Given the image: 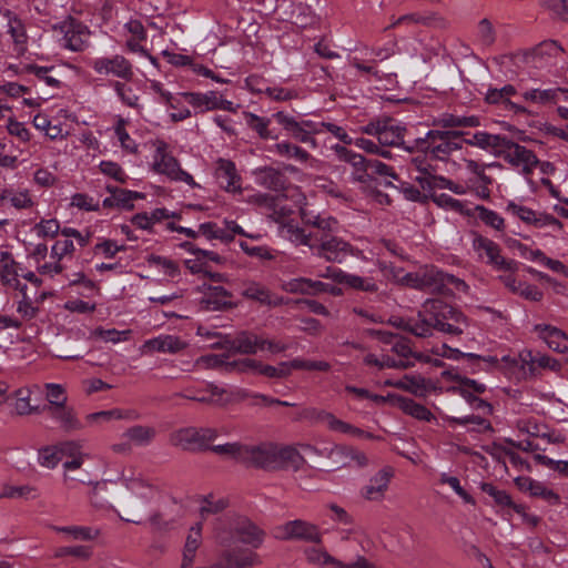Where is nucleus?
Listing matches in <instances>:
<instances>
[{"label": "nucleus", "mask_w": 568, "mask_h": 568, "mask_svg": "<svg viewBox=\"0 0 568 568\" xmlns=\"http://www.w3.org/2000/svg\"><path fill=\"white\" fill-rule=\"evenodd\" d=\"M467 326L466 316L439 298L427 300L418 312V321H408L403 326L404 331L417 336L429 337L434 331L460 335Z\"/></svg>", "instance_id": "nucleus-1"}, {"label": "nucleus", "mask_w": 568, "mask_h": 568, "mask_svg": "<svg viewBox=\"0 0 568 568\" xmlns=\"http://www.w3.org/2000/svg\"><path fill=\"white\" fill-rule=\"evenodd\" d=\"M463 134L464 132L458 130H429L425 136L409 141L406 151L424 153L429 155L430 160L446 161L454 151L462 149V144L456 140Z\"/></svg>", "instance_id": "nucleus-2"}, {"label": "nucleus", "mask_w": 568, "mask_h": 568, "mask_svg": "<svg viewBox=\"0 0 568 568\" xmlns=\"http://www.w3.org/2000/svg\"><path fill=\"white\" fill-rule=\"evenodd\" d=\"M225 521L230 531L222 527L216 528V538L222 546H231L233 537L252 548H260L264 542L266 532L248 517L235 513L227 514Z\"/></svg>", "instance_id": "nucleus-3"}, {"label": "nucleus", "mask_w": 568, "mask_h": 568, "mask_svg": "<svg viewBox=\"0 0 568 568\" xmlns=\"http://www.w3.org/2000/svg\"><path fill=\"white\" fill-rule=\"evenodd\" d=\"M359 132L375 135L382 146H402L406 150L408 144L404 139L407 132L406 126L388 115L372 119L366 125L359 128Z\"/></svg>", "instance_id": "nucleus-4"}, {"label": "nucleus", "mask_w": 568, "mask_h": 568, "mask_svg": "<svg viewBox=\"0 0 568 568\" xmlns=\"http://www.w3.org/2000/svg\"><path fill=\"white\" fill-rule=\"evenodd\" d=\"M273 536L281 541H301L316 545L323 541L320 527L304 519H293L276 526Z\"/></svg>", "instance_id": "nucleus-5"}, {"label": "nucleus", "mask_w": 568, "mask_h": 568, "mask_svg": "<svg viewBox=\"0 0 568 568\" xmlns=\"http://www.w3.org/2000/svg\"><path fill=\"white\" fill-rule=\"evenodd\" d=\"M83 464V456L65 460L62 483L69 490L77 489L80 485L92 486V494L95 496L99 489L105 487V481H94L92 473Z\"/></svg>", "instance_id": "nucleus-6"}, {"label": "nucleus", "mask_w": 568, "mask_h": 568, "mask_svg": "<svg viewBox=\"0 0 568 568\" xmlns=\"http://www.w3.org/2000/svg\"><path fill=\"white\" fill-rule=\"evenodd\" d=\"M128 487L135 493L139 498H134L125 506L123 509L124 516H121V518L128 523L141 525L149 501L153 497V488L140 479L131 480Z\"/></svg>", "instance_id": "nucleus-7"}, {"label": "nucleus", "mask_w": 568, "mask_h": 568, "mask_svg": "<svg viewBox=\"0 0 568 568\" xmlns=\"http://www.w3.org/2000/svg\"><path fill=\"white\" fill-rule=\"evenodd\" d=\"M422 291L430 293L447 294L449 284L454 285L457 291L466 292L468 290V285L463 280L444 273L433 265L422 267Z\"/></svg>", "instance_id": "nucleus-8"}, {"label": "nucleus", "mask_w": 568, "mask_h": 568, "mask_svg": "<svg viewBox=\"0 0 568 568\" xmlns=\"http://www.w3.org/2000/svg\"><path fill=\"white\" fill-rule=\"evenodd\" d=\"M189 390L190 389H184L181 393H175L173 396L217 407H225L230 404L242 402L248 397V394L244 390L230 392L212 383L207 384L206 389L211 394L210 396L191 395L189 394Z\"/></svg>", "instance_id": "nucleus-9"}, {"label": "nucleus", "mask_w": 568, "mask_h": 568, "mask_svg": "<svg viewBox=\"0 0 568 568\" xmlns=\"http://www.w3.org/2000/svg\"><path fill=\"white\" fill-rule=\"evenodd\" d=\"M165 143L156 149L155 161L153 163V170L160 174H164L171 180L182 181L189 184L191 187H196L197 183L193 176L181 169L179 161L171 154L165 152Z\"/></svg>", "instance_id": "nucleus-10"}, {"label": "nucleus", "mask_w": 568, "mask_h": 568, "mask_svg": "<svg viewBox=\"0 0 568 568\" xmlns=\"http://www.w3.org/2000/svg\"><path fill=\"white\" fill-rule=\"evenodd\" d=\"M197 290L204 294L200 300L202 311H226L236 306L232 302L233 294L223 286L203 284Z\"/></svg>", "instance_id": "nucleus-11"}, {"label": "nucleus", "mask_w": 568, "mask_h": 568, "mask_svg": "<svg viewBox=\"0 0 568 568\" xmlns=\"http://www.w3.org/2000/svg\"><path fill=\"white\" fill-rule=\"evenodd\" d=\"M473 247L481 256V252L486 254L487 263L493 265L498 271L514 272L517 270V262L514 260H506L500 255V248L494 241L476 235L473 241Z\"/></svg>", "instance_id": "nucleus-12"}, {"label": "nucleus", "mask_w": 568, "mask_h": 568, "mask_svg": "<svg viewBox=\"0 0 568 568\" xmlns=\"http://www.w3.org/2000/svg\"><path fill=\"white\" fill-rule=\"evenodd\" d=\"M504 159L514 166H521L523 173L529 175L534 169L539 164V160L536 154L511 140L507 139V143L503 146Z\"/></svg>", "instance_id": "nucleus-13"}, {"label": "nucleus", "mask_w": 568, "mask_h": 568, "mask_svg": "<svg viewBox=\"0 0 568 568\" xmlns=\"http://www.w3.org/2000/svg\"><path fill=\"white\" fill-rule=\"evenodd\" d=\"M93 70L101 75H114L130 81L133 78V68L123 55L103 57L92 62Z\"/></svg>", "instance_id": "nucleus-14"}, {"label": "nucleus", "mask_w": 568, "mask_h": 568, "mask_svg": "<svg viewBox=\"0 0 568 568\" xmlns=\"http://www.w3.org/2000/svg\"><path fill=\"white\" fill-rule=\"evenodd\" d=\"M275 457V444L262 443L258 445H246L244 450V462L246 466L273 470Z\"/></svg>", "instance_id": "nucleus-15"}, {"label": "nucleus", "mask_w": 568, "mask_h": 568, "mask_svg": "<svg viewBox=\"0 0 568 568\" xmlns=\"http://www.w3.org/2000/svg\"><path fill=\"white\" fill-rule=\"evenodd\" d=\"M63 33V45L72 51H82L87 48L90 38L89 29L81 22L70 18L60 26Z\"/></svg>", "instance_id": "nucleus-16"}, {"label": "nucleus", "mask_w": 568, "mask_h": 568, "mask_svg": "<svg viewBox=\"0 0 568 568\" xmlns=\"http://www.w3.org/2000/svg\"><path fill=\"white\" fill-rule=\"evenodd\" d=\"M394 474L395 471L393 467L385 466L369 479L367 485L362 488L361 495L369 501L383 500Z\"/></svg>", "instance_id": "nucleus-17"}, {"label": "nucleus", "mask_w": 568, "mask_h": 568, "mask_svg": "<svg viewBox=\"0 0 568 568\" xmlns=\"http://www.w3.org/2000/svg\"><path fill=\"white\" fill-rule=\"evenodd\" d=\"M328 459L334 468L348 467L352 464H355L357 467L368 465V458L365 453L344 445L334 446L328 453Z\"/></svg>", "instance_id": "nucleus-18"}, {"label": "nucleus", "mask_w": 568, "mask_h": 568, "mask_svg": "<svg viewBox=\"0 0 568 568\" xmlns=\"http://www.w3.org/2000/svg\"><path fill=\"white\" fill-rule=\"evenodd\" d=\"M323 243L316 245L314 254L324 257L328 262L341 263L346 256L352 253V246L347 242L332 236L329 239H322Z\"/></svg>", "instance_id": "nucleus-19"}, {"label": "nucleus", "mask_w": 568, "mask_h": 568, "mask_svg": "<svg viewBox=\"0 0 568 568\" xmlns=\"http://www.w3.org/2000/svg\"><path fill=\"white\" fill-rule=\"evenodd\" d=\"M507 210L511 211L523 222L531 224L536 227L554 225L558 229H562V223L550 214L539 213L529 207L518 205L514 202H509Z\"/></svg>", "instance_id": "nucleus-20"}, {"label": "nucleus", "mask_w": 568, "mask_h": 568, "mask_svg": "<svg viewBox=\"0 0 568 568\" xmlns=\"http://www.w3.org/2000/svg\"><path fill=\"white\" fill-rule=\"evenodd\" d=\"M333 150L339 160L349 163L354 168L353 175L355 181L366 183L371 180L368 169L369 160H366L363 155L354 153L352 150L339 144H336Z\"/></svg>", "instance_id": "nucleus-21"}, {"label": "nucleus", "mask_w": 568, "mask_h": 568, "mask_svg": "<svg viewBox=\"0 0 568 568\" xmlns=\"http://www.w3.org/2000/svg\"><path fill=\"white\" fill-rule=\"evenodd\" d=\"M41 413H45L51 418L59 422L60 427L67 432L80 430L83 426L80 419L77 416V413L73 407L62 405V406H43L41 408Z\"/></svg>", "instance_id": "nucleus-22"}, {"label": "nucleus", "mask_w": 568, "mask_h": 568, "mask_svg": "<svg viewBox=\"0 0 568 568\" xmlns=\"http://www.w3.org/2000/svg\"><path fill=\"white\" fill-rule=\"evenodd\" d=\"M287 290L291 293L300 294L329 293L331 295L334 296L342 295V290L337 286L323 283L321 281H312L305 277L294 278L291 282H288Z\"/></svg>", "instance_id": "nucleus-23"}, {"label": "nucleus", "mask_w": 568, "mask_h": 568, "mask_svg": "<svg viewBox=\"0 0 568 568\" xmlns=\"http://www.w3.org/2000/svg\"><path fill=\"white\" fill-rule=\"evenodd\" d=\"M565 52L564 48L555 40H546L538 43L535 48L524 53L526 63L548 62L550 59H556Z\"/></svg>", "instance_id": "nucleus-24"}, {"label": "nucleus", "mask_w": 568, "mask_h": 568, "mask_svg": "<svg viewBox=\"0 0 568 568\" xmlns=\"http://www.w3.org/2000/svg\"><path fill=\"white\" fill-rule=\"evenodd\" d=\"M215 176L221 187L227 192L241 190V178L236 173L235 164L225 159H219L216 162Z\"/></svg>", "instance_id": "nucleus-25"}, {"label": "nucleus", "mask_w": 568, "mask_h": 568, "mask_svg": "<svg viewBox=\"0 0 568 568\" xmlns=\"http://www.w3.org/2000/svg\"><path fill=\"white\" fill-rule=\"evenodd\" d=\"M254 174L256 175L257 182L266 189L281 192L287 187L288 179L280 169L264 166L257 169Z\"/></svg>", "instance_id": "nucleus-26"}, {"label": "nucleus", "mask_w": 568, "mask_h": 568, "mask_svg": "<svg viewBox=\"0 0 568 568\" xmlns=\"http://www.w3.org/2000/svg\"><path fill=\"white\" fill-rule=\"evenodd\" d=\"M304 457L300 454V452L292 446H278L275 444V457H274V468L273 470L278 469H288L293 468L297 470L304 464Z\"/></svg>", "instance_id": "nucleus-27"}, {"label": "nucleus", "mask_w": 568, "mask_h": 568, "mask_svg": "<svg viewBox=\"0 0 568 568\" xmlns=\"http://www.w3.org/2000/svg\"><path fill=\"white\" fill-rule=\"evenodd\" d=\"M465 143L484 150H490L496 154H501V152H504L503 146L507 143V138L487 132H476L471 139H466Z\"/></svg>", "instance_id": "nucleus-28"}, {"label": "nucleus", "mask_w": 568, "mask_h": 568, "mask_svg": "<svg viewBox=\"0 0 568 568\" xmlns=\"http://www.w3.org/2000/svg\"><path fill=\"white\" fill-rule=\"evenodd\" d=\"M536 329L539 331L540 337L547 343L549 348L558 353L568 352V336L565 332L550 325H538Z\"/></svg>", "instance_id": "nucleus-29"}, {"label": "nucleus", "mask_w": 568, "mask_h": 568, "mask_svg": "<svg viewBox=\"0 0 568 568\" xmlns=\"http://www.w3.org/2000/svg\"><path fill=\"white\" fill-rule=\"evenodd\" d=\"M202 544V524L197 523L191 527L190 532L186 537L184 549H183V558L181 565L183 568L186 566H192L194 562L195 554L199 547Z\"/></svg>", "instance_id": "nucleus-30"}, {"label": "nucleus", "mask_w": 568, "mask_h": 568, "mask_svg": "<svg viewBox=\"0 0 568 568\" xmlns=\"http://www.w3.org/2000/svg\"><path fill=\"white\" fill-rule=\"evenodd\" d=\"M171 445L183 450H200L197 440V427H184L170 436Z\"/></svg>", "instance_id": "nucleus-31"}, {"label": "nucleus", "mask_w": 568, "mask_h": 568, "mask_svg": "<svg viewBox=\"0 0 568 568\" xmlns=\"http://www.w3.org/2000/svg\"><path fill=\"white\" fill-rule=\"evenodd\" d=\"M415 180L424 191L433 192L436 189H449L455 193H463L462 186L454 184L444 176L436 175L435 171H430L427 175H417Z\"/></svg>", "instance_id": "nucleus-32"}, {"label": "nucleus", "mask_w": 568, "mask_h": 568, "mask_svg": "<svg viewBox=\"0 0 568 568\" xmlns=\"http://www.w3.org/2000/svg\"><path fill=\"white\" fill-rule=\"evenodd\" d=\"M254 564V555H239L232 550H225L210 568H245Z\"/></svg>", "instance_id": "nucleus-33"}, {"label": "nucleus", "mask_w": 568, "mask_h": 568, "mask_svg": "<svg viewBox=\"0 0 568 568\" xmlns=\"http://www.w3.org/2000/svg\"><path fill=\"white\" fill-rule=\"evenodd\" d=\"M144 347L152 352L176 353L185 347V343L176 336L164 335L146 341Z\"/></svg>", "instance_id": "nucleus-34"}, {"label": "nucleus", "mask_w": 568, "mask_h": 568, "mask_svg": "<svg viewBox=\"0 0 568 568\" xmlns=\"http://www.w3.org/2000/svg\"><path fill=\"white\" fill-rule=\"evenodd\" d=\"M520 359L523 364H527L529 366V371L532 373L535 371V366L537 365L540 368H548L552 372H559L561 368V364L556 358H552L547 355H535L531 351H524L520 353Z\"/></svg>", "instance_id": "nucleus-35"}, {"label": "nucleus", "mask_w": 568, "mask_h": 568, "mask_svg": "<svg viewBox=\"0 0 568 568\" xmlns=\"http://www.w3.org/2000/svg\"><path fill=\"white\" fill-rule=\"evenodd\" d=\"M261 343L262 342L260 341V335L248 331L239 332L235 334V354H256Z\"/></svg>", "instance_id": "nucleus-36"}, {"label": "nucleus", "mask_w": 568, "mask_h": 568, "mask_svg": "<svg viewBox=\"0 0 568 568\" xmlns=\"http://www.w3.org/2000/svg\"><path fill=\"white\" fill-rule=\"evenodd\" d=\"M396 400H397L400 409L405 414L410 415L412 417H414L416 419L430 422L433 418H435L433 413L427 407H425L422 404L416 403L412 398L396 396Z\"/></svg>", "instance_id": "nucleus-37"}, {"label": "nucleus", "mask_w": 568, "mask_h": 568, "mask_svg": "<svg viewBox=\"0 0 568 568\" xmlns=\"http://www.w3.org/2000/svg\"><path fill=\"white\" fill-rule=\"evenodd\" d=\"M429 387V382L420 375H405L396 381L395 388L409 392L414 395H424Z\"/></svg>", "instance_id": "nucleus-38"}, {"label": "nucleus", "mask_w": 568, "mask_h": 568, "mask_svg": "<svg viewBox=\"0 0 568 568\" xmlns=\"http://www.w3.org/2000/svg\"><path fill=\"white\" fill-rule=\"evenodd\" d=\"M298 419L310 422V423H324L331 430H334L335 422L337 417L329 412L324 409H318L315 407L304 408L298 414Z\"/></svg>", "instance_id": "nucleus-39"}, {"label": "nucleus", "mask_w": 568, "mask_h": 568, "mask_svg": "<svg viewBox=\"0 0 568 568\" xmlns=\"http://www.w3.org/2000/svg\"><path fill=\"white\" fill-rule=\"evenodd\" d=\"M242 295L248 300L256 301L262 305H277L278 302L272 298L270 291L258 284V283H248L245 285Z\"/></svg>", "instance_id": "nucleus-40"}, {"label": "nucleus", "mask_w": 568, "mask_h": 568, "mask_svg": "<svg viewBox=\"0 0 568 568\" xmlns=\"http://www.w3.org/2000/svg\"><path fill=\"white\" fill-rule=\"evenodd\" d=\"M191 105L195 108H203V110H215L217 103V93L215 91H210L205 94L203 93H194V92H184L181 93Z\"/></svg>", "instance_id": "nucleus-41"}, {"label": "nucleus", "mask_w": 568, "mask_h": 568, "mask_svg": "<svg viewBox=\"0 0 568 568\" xmlns=\"http://www.w3.org/2000/svg\"><path fill=\"white\" fill-rule=\"evenodd\" d=\"M135 419L136 415L132 410H122L120 408H113L110 410H101L89 414L87 420L89 423H106L112 419Z\"/></svg>", "instance_id": "nucleus-42"}, {"label": "nucleus", "mask_w": 568, "mask_h": 568, "mask_svg": "<svg viewBox=\"0 0 568 568\" xmlns=\"http://www.w3.org/2000/svg\"><path fill=\"white\" fill-rule=\"evenodd\" d=\"M14 396L17 397L14 407H16V412L18 415L24 416V415L41 413L42 407L30 405V396H31L30 388H28V387L19 388L14 392Z\"/></svg>", "instance_id": "nucleus-43"}, {"label": "nucleus", "mask_w": 568, "mask_h": 568, "mask_svg": "<svg viewBox=\"0 0 568 568\" xmlns=\"http://www.w3.org/2000/svg\"><path fill=\"white\" fill-rule=\"evenodd\" d=\"M155 429L150 426L135 425L126 429L124 436L136 445H148L155 437Z\"/></svg>", "instance_id": "nucleus-44"}, {"label": "nucleus", "mask_w": 568, "mask_h": 568, "mask_svg": "<svg viewBox=\"0 0 568 568\" xmlns=\"http://www.w3.org/2000/svg\"><path fill=\"white\" fill-rule=\"evenodd\" d=\"M38 489L30 485H23V486H11V485H3L0 491V499L2 498H26V499H34L37 498Z\"/></svg>", "instance_id": "nucleus-45"}, {"label": "nucleus", "mask_w": 568, "mask_h": 568, "mask_svg": "<svg viewBox=\"0 0 568 568\" xmlns=\"http://www.w3.org/2000/svg\"><path fill=\"white\" fill-rule=\"evenodd\" d=\"M481 490L491 496L497 505L511 507L516 513L523 511L521 505L514 504L507 491L497 489L493 484L484 483Z\"/></svg>", "instance_id": "nucleus-46"}, {"label": "nucleus", "mask_w": 568, "mask_h": 568, "mask_svg": "<svg viewBox=\"0 0 568 568\" xmlns=\"http://www.w3.org/2000/svg\"><path fill=\"white\" fill-rule=\"evenodd\" d=\"M485 101L489 104H501L505 106V109L514 111L515 113L527 112L526 108L520 106L511 102L510 100L505 99L500 89H488L487 93L485 94Z\"/></svg>", "instance_id": "nucleus-47"}, {"label": "nucleus", "mask_w": 568, "mask_h": 568, "mask_svg": "<svg viewBox=\"0 0 568 568\" xmlns=\"http://www.w3.org/2000/svg\"><path fill=\"white\" fill-rule=\"evenodd\" d=\"M383 270H389V272L393 274V278L396 280L397 282L405 284L406 286L412 288L422 290V267L417 272L407 273L404 274L403 276H400V273L403 272L402 268L395 272V267L383 265Z\"/></svg>", "instance_id": "nucleus-48"}, {"label": "nucleus", "mask_w": 568, "mask_h": 568, "mask_svg": "<svg viewBox=\"0 0 568 568\" xmlns=\"http://www.w3.org/2000/svg\"><path fill=\"white\" fill-rule=\"evenodd\" d=\"M245 446H246L245 444L237 443V442L236 443H226L223 445L212 446L210 448V450L217 455L230 456L233 459L243 464Z\"/></svg>", "instance_id": "nucleus-49"}, {"label": "nucleus", "mask_w": 568, "mask_h": 568, "mask_svg": "<svg viewBox=\"0 0 568 568\" xmlns=\"http://www.w3.org/2000/svg\"><path fill=\"white\" fill-rule=\"evenodd\" d=\"M564 90L560 88L547 90L532 89L524 93V99L535 103L546 104L555 102L558 93Z\"/></svg>", "instance_id": "nucleus-50"}, {"label": "nucleus", "mask_w": 568, "mask_h": 568, "mask_svg": "<svg viewBox=\"0 0 568 568\" xmlns=\"http://www.w3.org/2000/svg\"><path fill=\"white\" fill-rule=\"evenodd\" d=\"M229 507L226 498L214 499L212 495L204 497L200 507V514L203 518L207 515H216L222 513Z\"/></svg>", "instance_id": "nucleus-51"}, {"label": "nucleus", "mask_w": 568, "mask_h": 568, "mask_svg": "<svg viewBox=\"0 0 568 568\" xmlns=\"http://www.w3.org/2000/svg\"><path fill=\"white\" fill-rule=\"evenodd\" d=\"M445 352L443 353V356L450 358V359H459V358H466L468 362H470L473 365L479 363L480 361L487 362L490 364H497L498 359L496 357H483L480 355H476L473 353H463L459 349L450 348L446 345H444Z\"/></svg>", "instance_id": "nucleus-52"}, {"label": "nucleus", "mask_w": 568, "mask_h": 568, "mask_svg": "<svg viewBox=\"0 0 568 568\" xmlns=\"http://www.w3.org/2000/svg\"><path fill=\"white\" fill-rule=\"evenodd\" d=\"M475 211L477 212L478 219L484 222L486 225L497 230L501 231L505 227V222L501 216H499L495 211H491L483 205H477L475 207Z\"/></svg>", "instance_id": "nucleus-53"}, {"label": "nucleus", "mask_w": 568, "mask_h": 568, "mask_svg": "<svg viewBox=\"0 0 568 568\" xmlns=\"http://www.w3.org/2000/svg\"><path fill=\"white\" fill-rule=\"evenodd\" d=\"M53 70V67H39L33 63L24 64L21 72L33 73L38 79L43 80L48 85L58 88L60 81L49 75V72Z\"/></svg>", "instance_id": "nucleus-54"}, {"label": "nucleus", "mask_w": 568, "mask_h": 568, "mask_svg": "<svg viewBox=\"0 0 568 568\" xmlns=\"http://www.w3.org/2000/svg\"><path fill=\"white\" fill-rule=\"evenodd\" d=\"M247 125L254 130L260 138L270 139L273 138L271 132L268 131L270 119L258 116L254 113L246 112L245 113Z\"/></svg>", "instance_id": "nucleus-55"}, {"label": "nucleus", "mask_w": 568, "mask_h": 568, "mask_svg": "<svg viewBox=\"0 0 568 568\" xmlns=\"http://www.w3.org/2000/svg\"><path fill=\"white\" fill-rule=\"evenodd\" d=\"M47 389L45 398L49 402L47 406H62L67 404L68 397L65 389L60 384L48 383L44 385Z\"/></svg>", "instance_id": "nucleus-56"}, {"label": "nucleus", "mask_w": 568, "mask_h": 568, "mask_svg": "<svg viewBox=\"0 0 568 568\" xmlns=\"http://www.w3.org/2000/svg\"><path fill=\"white\" fill-rule=\"evenodd\" d=\"M436 21H442V19L436 17V14L422 16L418 13H410L399 17L389 27H387L386 30L399 26L402 23H418L423 26H433Z\"/></svg>", "instance_id": "nucleus-57"}, {"label": "nucleus", "mask_w": 568, "mask_h": 568, "mask_svg": "<svg viewBox=\"0 0 568 568\" xmlns=\"http://www.w3.org/2000/svg\"><path fill=\"white\" fill-rule=\"evenodd\" d=\"M151 266L161 267L168 276L175 277L180 274V267L176 262L164 256L151 254L148 257Z\"/></svg>", "instance_id": "nucleus-58"}, {"label": "nucleus", "mask_w": 568, "mask_h": 568, "mask_svg": "<svg viewBox=\"0 0 568 568\" xmlns=\"http://www.w3.org/2000/svg\"><path fill=\"white\" fill-rule=\"evenodd\" d=\"M275 150L280 155L294 158L301 162H306L310 159V153L307 151L288 142L275 144Z\"/></svg>", "instance_id": "nucleus-59"}, {"label": "nucleus", "mask_w": 568, "mask_h": 568, "mask_svg": "<svg viewBox=\"0 0 568 568\" xmlns=\"http://www.w3.org/2000/svg\"><path fill=\"white\" fill-rule=\"evenodd\" d=\"M351 288L363 292H376L377 285L369 278L361 277L357 275L346 274L343 277V283Z\"/></svg>", "instance_id": "nucleus-60"}, {"label": "nucleus", "mask_w": 568, "mask_h": 568, "mask_svg": "<svg viewBox=\"0 0 568 568\" xmlns=\"http://www.w3.org/2000/svg\"><path fill=\"white\" fill-rule=\"evenodd\" d=\"M61 462L60 449L57 446H47L39 450V463L47 468H54Z\"/></svg>", "instance_id": "nucleus-61"}, {"label": "nucleus", "mask_w": 568, "mask_h": 568, "mask_svg": "<svg viewBox=\"0 0 568 568\" xmlns=\"http://www.w3.org/2000/svg\"><path fill=\"white\" fill-rule=\"evenodd\" d=\"M261 375L270 378H286L291 375L288 362H282L277 366L263 364Z\"/></svg>", "instance_id": "nucleus-62"}, {"label": "nucleus", "mask_w": 568, "mask_h": 568, "mask_svg": "<svg viewBox=\"0 0 568 568\" xmlns=\"http://www.w3.org/2000/svg\"><path fill=\"white\" fill-rule=\"evenodd\" d=\"M71 205L78 207L79 210H83L87 212L98 211L100 207L98 201H94L93 197H91L84 193H75L71 197Z\"/></svg>", "instance_id": "nucleus-63"}, {"label": "nucleus", "mask_w": 568, "mask_h": 568, "mask_svg": "<svg viewBox=\"0 0 568 568\" xmlns=\"http://www.w3.org/2000/svg\"><path fill=\"white\" fill-rule=\"evenodd\" d=\"M532 497H540L547 500L551 505H557L560 501V497L552 489L547 488L542 483L535 481L530 494Z\"/></svg>", "instance_id": "nucleus-64"}]
</instances>
